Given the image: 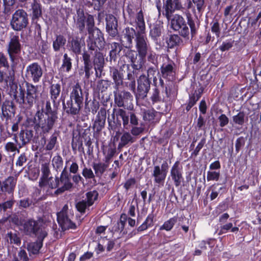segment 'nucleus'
Masks as SVG:
<instances>
[{"mask_svg":"<svg viewBox=\"0 0 261 261\" xmlns=\"http://www.w3.org/2000/svg\"><path fill=\"white\" fill-rule=\"evenodd\" d=\"M41 176L39 181H43L49 178L50 174L49 169V163H44L41 165Z\"/></svg>","mask_w":261,"mask_h":261,"instance_id":"nucleus-49","label":"nucleus"},{"mask_svg":"<svg viewBox=\"0 0 261 261\" xmlns=\"http://www.w3.org/2000/svg\"><path fill=\"white\" fill-rule=\"evenodd\" d=\"M88 98H86L85 103V110L86 113H88L91 112L93 114H95L99 108V102L94 99L92 101H88Z\"/></svg>","mask_w":261,"mask_h":261,"instance_id":"nucleus-42","label":"nucleus"},{"mask_svg":"<svg viewBox=\"0 0 261 261\" xmlns=\"http://www.w3.org/2000/svg\"><path fill=\"white\" fill-rule=\"evenodd\" d=\"M139 56V53L136 52L134 50L132 49V48L124 47L123 50V55L121 57L122 59L123 57L129 60L130 62L133 61L134 59Z\"/></svg>","mask_w":261,"mask_h":261,"instance_id":"nucleus-47","label":"nucleus"},{"mask_svg":"<svg viewBox=\"0 0 261 261\" xmlns=\"http://www.w3.org/2000/svg\"><path fill=\"white\" fill-rule=\"evenodd\" d=\"M28 6L25 9L32 11V18L33 20H37L42 16V6L37 0H33Z\"/></svg>","mask_w":261,"mask_h":261,"instance_id":"nucleus-28","label":"nucleus"},{"mask_svg":"<svg viewBox=\"0 0 261 261\" xmlns=\"http://www.w3.org/2000/svg\"><path fill=\"white\" fill-rule=\"evenodd\" d=\"M175 88L173 81H167V85L162 89V93H165L167 98L174 97L176 95V92L174 91Z\"/></svg>","mask_w":261,"mask_h":261,"instance_id":"nucleus-41","label":"nucleus"},{"mask_svg":"<svg viewBox=\"0 0 261 261\" xmlns=\"http://www.w3.org/2000/svg\"><path fill=\"white\" fill-rule=\"evenodd\" d=\"M71 147L73 151L75 152L77 150L80 152H84V148L83 145V142L78 138H73L71 142Z\"/></svg>","mask_w":261,"mask_h":261,"instance_id":"nucleus-51","label":"nucleus"},{"mask_svg":"<svg viewBox=\"0 0 261 261\" xmlns=\"http://www.w3.org/2000/svg\"><path fill=\"white\" fill-rule=\"evenodd\" d=\"M89 204L86 201V200H82L77 202L75 204L76 208L77 211L79 212L81 214L85 213L86 210L89 211Z\"/></svg>","mask_w":261,"mask_h":261,"instance_id":"nucleus-54","label":"nucleus"},{"mask_svg":"<svg viewBox=\"0 0 261 261\" xmlns=\"http://www.w3.org/2000/svg\"><path fill=\"white\" fill-rule=\"evenodd\" d=\"M29 21V16L27 12L22 9H19L12 14L10 21V25L13 30L20 32L28 27Z\"/></svg>","mask_w":261,"mask_h":261,"instance_id":"nucleus-9","label":"nucleus"},{"mask_svg":"<svg viewBox=\"0 0 261 261\" xmlns=\"http://www.w3.org/2000/svg\"><path fill=\"white\" fill-rule=\"evenodd\" d=\"M170 175L175 187H179L184 180L182 167L179 161H176L171 168Z\"/></svg>","mask_w":261,"mask_h":261,"instance_id":"nucleus-23","label":"nucleus"},{"mask_svg":"<svg viewBox=\"0 0 261 261\" xmlns=\"http://www.w3.org/2000/svg\"><path fill=\"white\" fill-rule=\"evenodd\" d=\"M155 6L159 15L161 14L165 17H169L175 11L185 12L186 9L185 0H163V6L160 0H155Z\"/></svg>","mask_w":261,"mask_h":261,"instance_id":"nucleus-6","label":"nucleus"},{"mask_svg":"<svg viewBox=\"0 0 261 261\" xmlns=\"http://www.w3.org/2000/svg\"><path fill=\"white\" fill-rule=\"evenodd\" d=\"M6 239L7 242L11 244H14L19 245L21 243V239L19 237V233L16 231H8L6 234Z\"/></svg>","mask_w":261,"mask_h":261,"instance_id":"nucleus-44","label":"nucleus"},{"mask_svg":"<svg viewBox=\"0 0 261 261\" xmlns=\"http://www.w3.org/2000/svg\"><path fill=\"white\" fill-rule=\"evenodd\" d=\"M140 120L138 116V123L135 125H130L129 126V129H130V134L133 136H138L141 134L144 130V128L142 126H138Z\"/></svg>","mask_w":261,"mask_h":261,"instance_id":"nucleus-55","label":"nucleus"},{"mask_svg":"<svg viewBox=\"0 0 261 261\" xmlns=\"http://www.w3.org/2000/svg\"><path fill=\"white\" fill-rule=\"evenodd\" d=\"M137 52L139 53V56L134 59L133 61L130 62V65L133 68V70H135V72L137 73V71L140 70L142 67L145 62V59L148 53L150 50L151 47L150 44H147L145 45H141V46L135 47Z\"/></svg>","mask_w":261,"mask_h":261,"instance_id":"nucleus-14","label":"nucleus"},{"mask_svg":"<svg viewBox=\"0 0 261 261\" xmlns=\"http://www.w3.org/2000/svg\"><path fill=\"white\" fill-rule=\"evenodd\" d=\"M23 229L26 234L30 236H35L38 239H44L47 235L42 224L33 219H30L24 223Z\"/></svg>","mask_w":261,"mask_h":261,"instance_id":"nucleus-10","label":"nucleus"},{"mask_svg":"<svg viewBox=\"0 0 261 261\" xmlns=\"http://www.w3.org/2000/svg\"><path fill=\"white\" fill-rule=\"evenodd\" d=\"M135 23H136V29L138 31V35L141 38V34H142L144 35H146L145 32V23L144 19V16L143 14V12L142 10H140L136 15V19H135Z\"/></svg>","mask_w":261,"mask_h":261,"instance_id":"nucleus-33","label":"nucleus"},{"mask_svg":"<svg viewBox=\"0 0 261 261\" xmlns=\"http://www.w3.org/2000/svg\"><path fill=\"white\" fill-rule=\"evenodd\" d=\"M189 24L187 23V21L185 23V24H182L180 26L178 29L175 30V32H177L179 35L181 37L185 39H189L190 34L191 35V31H190L189 28ZM191 30V29L190 28Z\"/></svg>","mask_w":261,"mask_h":261,"instance_id":"nucleus-48","label":"nucleus"},{"mask_svg":"<svg viewBox=\"0 0 261 261\" xmlns=\"http://www.w3.org/2000/svg\"><path fill=\"white\" fill-rule=\"evenodd\" d=\"M69 98L71 99H79L84 100L83 90L79 83L72 86L70 89Z\"/></svg>","mask_w":261,"mask_h":261,"instance_id":"nucleus-38","label":"nucleus"},{"mask_svg":"<svg viewBox=\"0 0 261 261\" xmlns=\"http://www.w3.org/2000/svg\"><path fill=\"white\" fill-rule=\"evenodd\" d=\"M220 173L219 171H211L207 172V181L216 180L218 181L220 178Z\"/></svg>","mask_w":261,"mask_h":261,"instance_id":"nucleus-63","label":"nucleus"},{"mask_svg":"<svg viewBox=\"0 0 261 261\" xmlns=\"http://www.w3.org/2000/svg\"><path fill=\"white\" fill-rule=\"evenodd\" d=\"M150 99L152 103H155L161 101L162 98L160 96V91L158 86H156L152 89Z\"/></svg>","mask_w":261,"mask_h":261,"instance_id":"nucleus-56","label":"nucleus"},{"mask_svg":"<svg viewBox=\"0 0 261 261\" xmlns=\"http://www.w3.org/2000/svg\"><path fill=\"white\" fill-rule=\"evenodd\" d=\"M127 219V216L126 214H121L120 218V220L117 222L116 223L113 224V226L111 229V232L115 233L119 231L121 236L126 234L127 231L124 230V228Z\"/></svg>","mask_w":261,"mask_h":261,"instance_id":"nucleus-31","label":"nucleus"},{"mask_svg":"<svg viewBox=\"0 0 261 261\" xmlns=\"http://www.w3.org/2000/svg\"><path fill=\"white\" fill-rule=\"evenodd\" d=\"M151 81L144 74L137 79V88L135 96L137 99H144L150 89Z\"/></svg>","mask_w":261,"mask_h":261,"instance_id":"nucleus-15","label":"nucleus"},{"mask_svg":"<svg viewBox=\"0 0 261 261\" xmlns=\"http://www.w3.org/2000/svg\"><path fill=\"white\" fill-rule=\"evenodd\" d=\"M124 48V46L123 47L122 44L118 42H112L111 43V50L109 53L110 61L112 63L113 62L115 63L119 57L120 53Z\"/></svg>","mask_w":261,"mask_h":261,"instance_id":"nucleus-32","label":"nucleus"},{"mask_svg":"<svg viewBox=\"0 0 261 261\" xmlns=\"http://www.w3.org/2000/svg\"><path fill=\"white\" fill-rule=\"evenodd\" d=\"M39 186L41 188L45 186H48V188L51 189L58 188L60 187L59 178L58 177L54 178L53 177L50 176L45 180L39 181Z\"/></svg>","mask_w":261,"mask_h":261,"instance_id":"nucleus-36","label":"nucleus"},{"mask_svg":"<svg viewBox=\"0 0 261 261\" xmlns=\"http://www.w3.org/2000/svg\"><path fill=\"white\" fill-rule=\"evenodd\" d=\"M137 73L135 70H128L127 75L125 79H124L123 87L127 88L132 91L136 90V77Z\"/></svg>","mask_w":261,"mask_h":261,"instance_id":"nucleus-30","label":"nucleus"},{"mask_svg":"<svg viewBox=\"0 0 261 261\" xmlns=\"http://www.w3.org/2000/svg\"><path fill=\"white\" fill-rule=\"evenodd\" d=\"M87 16L86 17L83 9L79 8L76 10L73 19L76 28L80 33H83L86 31L85 25L87 23Z\"/></svg>","mask_w":261,"mask_h":261,"instance_id":"nucleus-21","label":"nucleus"},{"mask_svg":"<svg viewBox=\"0 0 261 261\" xmlns=\"http://www.w3.org/2000/svg\"><path fill=\"white\" fill-rule=\"evenodd\" d=\"M106 32L109 36L114 38L117 37L118 34V20L113 14L107 15L106 17Z\"/></svg>","mask_w":261,"mask_h":261,"instance_id":"nucleus-20","label":"nucleus"},{"mask_svg":"<svg viewBox=\"0 0 261 261\" xmlns=\"http://www.w3.org/2000/svg\"><path fill=\"white\" fill-rule=\"evenodd\" d=\"M43 70L38 62H33L27 66L24 70V76L28 82L34 83H39L42 76Z\"/></svg>","mask_w":261,"mask_h":261,"instance_id":"nucleus-12","label":"nucleus"},{"mask_svg":"<svg viewBox=\"0 0 261 261\" xmlns=\"http://www.w3.org/2000/svg\"><path fill=\"white\" fill-rule=\"evenodd\" d=\"M66 43V38L62 35L59 34L56 36L55 39L53 42V48L55 51H59L62 48H64Z\"/></svg>","mask_w":261,"mask_h":261,"instance_id":"nucleus-39","label":"nucleus"},{"mask_svg":"<svg viewBox=\"0 0 261 261\" xmlns=\"http://www.w3.org/2000/svg\"><path fill=\"white\" fill-rule=\"evenodd\" d=\"M152 176L154 178L155 183L163 185L166 179L167 173L163 170H160L159 166H155L153 168V171Z\"/></svg>","mask_w":261,"mask_h":261,"instance_id":"nucleus-34","label":"nucleus"},{"mask_svg":"<svg viewBox=\"0 0 261 261\" xmlns=\"http://www.w3.org/2000/svg\"><path fill=\"white\" fill-rule=\"evenodd\" d=\"M29 259L26 251L20 249L18 253V255L15 257L14 261H29Z\"/></svg>","mask_w":261,"mask_h":261,"instance_id":"nucleus-61","label":"nucleus"},{"mask_svg":"<svg viewBox=\"0 0 261 261\" xmlns=\"http://www.w3.org/2000/svg\"><path fill=\"white\" fill-rule=\"evenodd\" d=\"M245 113L240 112L237 115L232 117V120L235 124L242 125L245 122Z\"/></svg>","mask_w":261,"mask_h":261,"instance_id":"nucleus-57","label":"nucleus"},{"mask_svg":"<svg viewBox=\"0 0 261 261\" xmlns=\"http://www.w3.org/2000/svg\"><path fill=\"white\" fill-rule=\"evenodd\" d=\"M72 68V59L67 53L64 54L62 64L60 67L62 71L69 72Z\"/></svg>","mask_w":261,"mask_h":261,"instance_id":"nucleus-45","label":"nucleus"},{"mask_svg":"<svg viewBox=\"0 0 261 261\" xmlns=\"http://www.w3.org/2000/svg\"><path fill=\"white\" fill-rule=\"evenodd\" d=\"M71 217L73 216L68 214V207L66 204L57 213V221L62 230L76 228V226L72 221Z\"/></svg>","mask_w":261,"mask_h":261,"instance_id":"nucleus-13","label":"nucleus"},{"mask_svg":"<svg viewBox=\"0 0 261 261\" xmlns=\"http://www.w3.org/2000/svg\"><path fill=\"white\" fill-rule=\"evenodd\" d=\"M39 86L25 82V88L20 86L13 95V99L20 107L30 109L39 97Z\"/></svg>","mask_w":261,"mask_h":261,"instance_id":"nucleus-4","label":"nucleus"},{"mask_svg":"<svg viewBox=\"0 0 261 261\" xmlns=\"http://www.w3.org/2000/svg\"><path fill=\"white\" fill-rule=\"evenodd\" d=\"M59 178L60 187L55 192V194L56 195L62 194L65 191L70 190L73 186V184L70 181L66 167H65L62 171L60 176Z\"/></svg>","mask_w":261,"mask_h":261,"instance_id":"nucleus-18","label":"nucleus"},{"mask_svg":"<svg viewBox=\"0 0 261 261\" xmlns=\"http://www.w3.org/2000/svg\"><path fill=\"white\" fill-rule=\"evenodd\" d=\"M114 102L119 108H123L127 110H133V96L126 90H114Z\"/></svg>","mask_w":261,"mask_h":261,"instance_id":"nucleus-11","label":"nucleus"},{"mask_svg":"<svg viewBox=\"0 0 261 261\" xmlns=\"http://www.w3.org/2000/svg\"><path fill=\"white\" fill-rule=\"evenodd\" d=\"M50 98L53 103L51 106L49 100L45 102V106L38 108L33 118H28L29 125L33 126L36 132L40 135L49 133L57 125L58 121V107L60 102L58 98L61 91V86L59 83L51 84L49 87Z\"/></svg>","mask_w":261,"mask_h":261,"instance_id":"nucleus-2","label":"nucleus"},{"mask_svg":"<svg viewBox=\"0 0 261 261\" xmlns=\"http://www.w3.org/2000/svg\"><path fill=\"white\" fill-rule=\"evenodd\" d=\"M125 109L121 108H114L112 116L114 119L116 117V121L119 125H121L122 121L123 128L129 129V125L138 123L139 114L134 109L128 111Z\"/></svg>","mask_w":261,"mask_h":261,"instance_id":"nucleus-7","label":"nucleus"},{"mask_svg":"<svg viewBox=\"0 0 261 261\" xmlns=\"http://www.w3.org/2000/svg\"><path fill=\"white\" fill-rule=\"evenodd\" d=\"M110 75L114 84V90L119 89L123 84L124 75L122 71L116 67H110Z\"/></svg>","mask_w":261,"mask_h":261,"instance_id":"nucleus-22","label":"nucleus"},{"mask_svg":"<svg viewBox=\"0 0 261 261\" xmlns=\"http://www.w3.org/2000/svg\"><path fill=\"white\" fill-rule=\"evenodd\" d=\"M21 49L22 45L18 34L13 32L11 33L7 50L13 66L16 65L19 63L20 59L22 60L20 56Z\"/></svg>","mask_w":261,"mask_h":261,"instance_id":"nucleus-8","label":"nucleus"},{"mask_svg":"<svg viewBox=\"0 0 261 261\" xmlns=\"http://www.w3.org/2000/svg\"><path fill=\"white\" fill-rule=\"evenodd\" d=\"M186 9L185 12L187 23L191 29V39L195 38L200 25V21L196 13L201 15L205 7V0H185Z\"/></svg>","mask_w":261,"mask_h":261,"instance_id":"nucleus-3","label":"nucleus"},{"mask_svg":"<svg viewBox=\"0 0 261 261\" xmlns=\"http://www.w3.org/2000/svg\"><path fill=\"white\" fill-rule=\"evenodd\" d=\"M106 109L101 108L93 125V128L96 132H100L104 127L106 120Z\"/></svg>","mask_w":261,"mask_h":261,"instance_id":"nucleus-25","label":"nucleus"},{"mask_svg":"<svg viewBox=\"0 0 261 261\" xmlns=\"http://www.w3.org/2000/svg\"><path fill=\"white\" fill-rule=\"evenodd\" d=\"M109 86V81L108 80H100L97 83V88L101 92L106 91Z\"/></svg>","mask_w":261,"mask_h":261,"instance_id":"nucleus-62","label":"nucleus"},{"mask_svg":"<svg viewBox=\"0 0 261 261\" xmlns=\"http://www.w3.org/2000/svg\"><path fill=\"white\" fill-rule=\"evenodd\" d=\"M15 108L12 101H6L2 106V113L1 118H7L13 119L15 116Z\"/></svg>","mask_w":261,"mask_h":261,"instance_id":"nucleus-27","label":"nucleus"},{"mask_svg":"<svg viewBox=\"0 0 261 261\" xmlns=\"http://www.w3.org/2000/svg\"><path fill=\"white\" fill-rule=\"evenodd\" d=\"M109 166L108 163H94L93 165L95 173L98 177H101Z\"/></svg>","mask_w":261,"mask_h":261,"instance_id":"nucleus-46","label":"nucleus"},{"mask_svg":"<svg viewBox=\"0 0 261 261\" xmlns=\"http://www.w3.org/2000/svg\"><path fill=\"white\" fill-rule=\"evenodd\" d=\"M246 140V138L243 137H240L237 139L235 144L236 151L238 153L241 148L244 146Z\"/></svg>","mask_w":261,"mask_h":261,"instance_id":"nucleus-64","label":"nucleus"},{"mask_svg":"<svg viewBox=\"0 0 261 261\" xmlns=\"http://www.w3.org/2000/svg\"><path fill=\"white\" fill-rule=\"evenodd\" d=\"M17 181V177L9 176L3 181L0 180V191L5 195L14 197V192Z\"/></svg>","mask_w":261,"mask_h":261,"instance_id":"nucleus-17","label":"nucleus"},{"mask_svg":"<svg viewBox=\"0 0 261 261\" xmlns=\"http://www.w3.org/2000/svg\"><path fill=\"white\" fill-rule=\"evenodd\" d=\"M163 27L160 24H153L150 28L149 36L154 41H158V39L162 35Z\"/></svg>","mask_w":261,"mask_h":261,"instance_id":"nucleus-43","label":"nucleus"},{"mask_svg":"<svg viewBox=\"0 0 261 261\" xmlns=\"http://www.w3.org/2000/svg\"><path fill=\"white\" fill-rule=\"evenodd\" d=\"M53 165L56 170L62 168L63 164V161L60 155L55 156L52 160Z\"/></svg>","mask_w":261,"mask_h":261,"instance_id":"nucleus-58","label":"nucleus"},{"mask_svg":"<svg viewBox=\"0 0 261 261\" xmlns=\"http://www.w3.org/2000/svg\"><path fill=\"white\" fill-rule=\"evenodd\" d=\"M168 48H173L175 47L179 46L183 43V40L180 36L177 34H173L170 36L166 41Z\"/></svg>","mask_w":261,"mask_h":261,"instance_id":"nucleus-40","label":"nucleus"},{"mask_svg":"<svg viewBox=\"0 0 261 261\" xmlns=\"http://www.w3.org/2000/svg\"><path fill=\"white\" fill-rule=\"evenodd\" d=\"M44 239H38L34 242H31L27 245V249L30 254L31 258L33 257L32 255H35L39 253L40 249L42 247L43 241Z\"/></svg>","mask_w":261,"mask_h":261,"instance_id":"nucleus-35","label":"nucleus"},{"mask_svg":"<svg viewBox=\"0 0 261 261\" xmlns=\"http://www.w3.org/2000/svg\"><path fill=\"white\" fill-rule=\"evenodd\" d=\"M87 29L89 34L87 41V50H84L82 61L85 77L89 79L93 73L94 67L95 76L100 78L103 71L105 59L101 51L105 45L103 34L98 28L95 27L94 16L87 14Z\"/></svg>","mask_w":261,"mask_h":261,"instance_id":"nucleus-1","label":"nucleus"},{"mask_svg":"<svg viewBox=\"0 0 261 261\" xmlns=\"http://www.w3.org/2000/svg\"><path fill=\"white\" fill-rule=\"evenodd\" d=\"M135 141V139L130 133L125 132L122 134L120 137V141L118 145V149L120 150L123 147L133 143Z\"/></svg>","mask_w":261,"mask_h":261,"instance_id":"nucleus-37","label":"nucleus"},{"mask_svg":"<svg viewBox=\"0 0 261 261\" xmlns=\"http://www.w3.org/2000/svg\"><path fill=\"white\" fill-rule=\"evenodd\" d=\"M175 64L173 61L164 63L160 68V76L167 81H173L175 79Z\"/></svg>","mask_w":261,"mask_h":261,"instance_id":"nucleus-19","label":"nucleus"},{"mask_svg":"<svg viewBox=\"0 0 261 261\" xmlns=\"http://www.w3.org/2000/svg\"><path fill=\"white\" fill-rule=\"evenodd\" d=\"M63 108L65 112L72 116L77 115L80 114V111L83 106L79 105L76 102L67 100L65 102L64 98L62 99Z\"/></svg>","mask_w":261,"mask_h":261,"instance_id":"nucleus-24","label":"nucleus"},{"mask_svg":"<svg viewBox=\"0 0 261 261\" xmlns=\"http://www.w3.org/2000/svg\"><path fill=\"white\" fill-rule=\"evenodd\" d=\"M141 38L138 35V31L132 27H127L122 32V43L124 47L132 48L133 45V39H134L135 47L141 46L150 44L146 36L141 34Z\"/></svg>","mask_w":261,"mask_h":261,"instance_id":"nucleus-5","label":"nucleus"},{"mask_svg":"<svg viewBox=\"0 0 261 261\" xmlns=\"http://www.w3.org/2000/svg\"><path fill=\"white\" fill-rule=\"evenodd\" d=\"M57 143V134L54 133L47 140V143L45 147V150L50 151L53 150Z\"/></svg>","mask_w":261,"mask_h":261,"instance_id":"nucleus-53","label":"nucleus"},{"mask_svg":"<svg viewBox=\"0 0 261 261\" xmlns=\"http://www.w3.org/2000/svg\"><path fill=\"white\" fill-rule=\"evenodd\" d=\"M211 31L215 34L217 37H219L221 34L220 24L217 19L214 20L211 23Z\"/></svg>","mask_w":261,"mask_h":261,"instance_id":"nucleus-59","label":"nucleus"},{"mask_svg":"<svg viewBox=\"0 0 261 261\" xmlns=\"http://www.w3.org/2000/svg\"><path fill=\"white\" fill-rule=\"evenodd\" d=\"M32 200L28 197L19 200L17 205L20 208H27L32 205Z\"/></svg>","mask_w":261,"mask_h":261,"instance_id":"nucleus-60","label":"nucleus"},{"mask_svg":"<svg viewBox=\"0 0 261 261\" xmlns=\"http://www.w3.org/2000/svg\"><path fill=\"white\" fill-rule=\"evenodd\" d=\"M68 50L78 57L82 56V48L85 46V37L79 36L70 37L68 40Z\"/></svg>","mask_w":261,"mask_h":261,"instance_id":"nucleus-16","label":"nucleus"},{"mask_svg":"<svg viewBox=\"0 0 261 261\" xmlns=\"http://www.w3.org/2000/svg\"><path fill=\"white\" fill-rule=\"evenodd\" d=\"M34 136V132L32 129H21L18 134V137L20 142L18 143L19 148H21L28 144L32 140Z\"/></svg>","mask_w":261,"mask_h":261,"instance_id":"nucleus-26","label":"nucleus"},{"mask_svg":"<svg viewBox=\"0 0 261 261\" xmlns=\"http://www.w3.org/2000/svg\"><path fill=\"white\" fill-rule=\"evenodd\" d=\"M165 18L170 21V28L174 31L187 22L185 18L179 14H172L170 17Z\"/></svg>","mask_w":261,"mask_h":261,"instance_id":"nucleus-29","label":"nucleus"},{"mask_svg":"<svg viewBox=\"0 0 261 261\" xmlns=\"http://www.w3.org/2000/svg\"><path fill=\"white\" fill-rule=\"evenodd\" d=\"M86 195V201L89 204V205L92 206L94 204V201L97 199L98 193L96 191L93 190L87 192Z\"/></svg>","mask_w":261,"mask_h":261,"instance_id":"nucleus-52","label":"nucleus"},{"mask_svg":"<svg viewBox=\"0 0 261 261\" xmlns=\"http://www.w3.org/2000/svg\"><path fill=\"white\" fill-rule=\"evenodd\" d=\"M177 218L176 217L171 218L164 222L163 225L160 227V230H166V231L171 230L175 224L177 222Z\"/></svg>","mask_w":261,"mask_h":261,"instance_id":"nucleus-50","label":"nucleus"}]
</instances>
